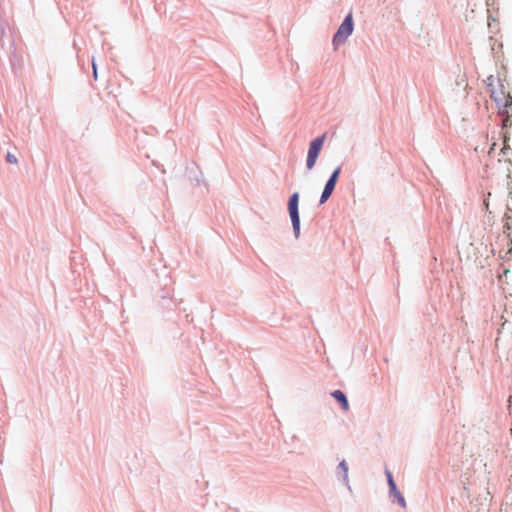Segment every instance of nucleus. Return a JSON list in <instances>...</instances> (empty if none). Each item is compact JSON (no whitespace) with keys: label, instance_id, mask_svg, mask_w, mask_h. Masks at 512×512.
<instances>
[{"label":"nucleus","instance_id":"3","mask_svg":"<svg viewBox=\"0 0 512 512\" xmlns=\"http://www.w3.org/2000/svg\"><path fill=\"white\" fill-rule=\"evenodd\" d=\"M299 193L295 192L291 195L288 202V211L293 225L295 236L298 237L300 233V217L298 212Z\"/></svg>","mask_w":512,"mask_h":512},{"label":"nucleus","instance_id":"4","mask_svg":"<svg viewBox=\"0 0 512 512\" xmlns=\"http://www.w3.org/2000/svg\"><path fill=\"white\" fill-rule=\"evenodd\" d=\"M326 138V133H324L322 136L314 139L309 146L308 150V156H307V168L310 170L315 166V163L317 161V158L320 154V151L323 147L324 141Z\"/></svg>","mask_w":512,"mask_h":512},{"label":"nucleus","instance_id":"19","mask_svg":"<svg viewBox=\"0 0 512 512\" xmlns=\"http://www.w3.org/2000/svg\"><path fill=\"white\" fill-rule=\"evenodd\" d=\"M507 242H508V244L512 243L511 239L509 238V235L507 236Z\"/></svg>","mask_w":512,"mask_h":512},{"label":"nucleus","instance_id":"18","mask_svg":"<svg viewBox=\"0 0 512 512\" xmlns=\"http://www.w3.org/2000/svg\"><path fill=\"white\" fill-rule=\"evenodd\" d=\"M390 492H391V494H393L394 497H396L397 496V492H399V491H398L397 487L395 486L394 489H390Z\"/></svg>","mask_w":512,"mask_h":512},{"label":"nucleus","instance_id":"16","mask_svg":"<svg viewBox=\"0 0 512 512\" xmlns=\"http://www.w3.org/2000/svg\"><path fill=\"white\" fill-rule=\"evenodd\" d=\"M495 146H496V143H493L490 150L488 151V155L490 158H493L495 156Z\"/></svg>","mask_w":512,"mask_h":512},{"label":"nucleus","instance_id":"11","mask_svg":"<svg viewBox=\"0 0 512 512\" xmlns=\"http://www.w3.org/2000/svg\"><path fill=\"white\" fill-rule=\"evenodd\" d=\"M340 172H341V168H340V167H337V168L333 171V173H332V175L330 176V178H329V180H328V181H329V182H333V183H335V184H336V183H337V180H338V177H339V175H340Z\"/></svg>","mask_w":512,"mask_h":512},{"label":"nucleus","instance_id":"2","mask_svg":"<svg viewBox=\"0 0 512 512\" xmlns=\"http://www.w3.org/2000/svg\"><path fill=\"white\" fill-rule=\"evenodd\" d=\"M353 31V20L352 14H348L344 19L342 24L339 26L336 34L333 37V45L337 48L339 45L343 44L347 38L351 35Z\"/></svg>","mask_w":512,"mask_h":512},{"label":"nucleus","instance_id":"14","mask_svg":"<svg viewBox=\"0 0 512 512\" xmlns=\"http://www.w3.org/2000/svg\"><path fill=\"white\" fill-rule=\"evenodd\" d=\"M6 161L10 164H16L17 163V158L14 154L12 153H7L6 155Z\"/></svg>","mask_w":512,"mask_h":512},{"label":"nucleus","instance_id":"10","mask_svg":"<svg viewBox=\"0 0 512 512\" xmlns=\"http://www.w3.org/2000/svg\"><path fill=\"white\" fill-rule=\"evenodd\" d=\"M340 172H341V168H340V167H337V168L333 171V173H332V175L330 176V178H329V180H328V181H329V182H333V183H335V184H336V183H337V180H338V177H339V175H340Z\"/></svg>","mask_w":512,"mask_h":512},{"label":"nucleus","instance_id":"13","mask_svg":"<svg viewBox=\"0 0 512 512\" xmlns=\"http://www.w3.org/2000/svg\"><path fill=\"white\" fill-rule=\"evenodd\" d=\"M339 468L343 471L344 478H347L348 465L344 460L340 462Z\"/></svg>","mask_w":512,"mask_h":512},{"label":"nucleus","instance_id":"7","mask_svg":"<svg viewBox=\"0 0 512 512\" xmlns=\"http://www.w3.org/2000/svg\"><path fill=\"white\" fill-rule=\"evenodd\" d=\"M332 397H334L341 405L344 411L349 410V403L345 396V394L341 390H335L331 393Z\"/></svg>","mask_w":512,"mask_h":512},{"label":"nucleus","instance_id":"17","mask_svg":"<svg viewBox=\"0 0 512 512\" xmlns=\"http://www.w3.org/2000/svg\"><path fill=\"white\" fill-rule=\"evenodd\" d=\"M92 67H93L94 78L97 79V70H96V64L94 61H92Z\"/></svg>","mask_w":512,"mask_h":512},{"label":"nucleus","instance_id":"12","mask_svg":"<svg viewBox=\"0 0 512 512\" xmlns=\"http://www.w3.org/2000/svg\"><path fill=\"white\" fill-rule=\"evenodd\" d=\"M386 475H387V480H388L389 488L390 489H394L396 484L394 482L392 473L390 471H386Z\"/></svg>","mask_w":512,"mask_h":512},{"label":"nucleus","instance_id":"5","mask_svg":"<svg viewBox=\"0 0 512 512\" xmlns=\"http://www.w3.org/2000/svg\"><path fill=\"white\" fill-rule=\"evenodd\" d=\"M502 274L499 275V281L502 285H510L512 282V248L507 251L504 262L501 264Z\"/></svg>","mask_w":512,"mask_h":512},{"label":"nucleus","instance_id":"15","mask_svg":"<svg viewBox=\"0 0 512 512\" xmlns=\"http://www.w3.org/2000/svg\"><path fill=\"white\" fill-rule=\"evenodd\" d=\"M398 501V503L403 507L405 508L406 507V502H405V499L404 497L402 496V494L400 492H397V496L395 497Z\"/></svg>","mask_w":512,"mask_h":512},{"label":"nucleus","instance_id":"6","mask_svg":"<svg viewBox=\"0 0 512 512\" xmlns=\"http://www.w3.org/2000/svg\"><path fill=\"white\" fill-rule=\"evenodd\" d=\"M511 155H512V151H511L509 145L507 144V141L505 138L503 147L501 148V150L499 152L500 157L498 158V161L510 164L511 163V157H510Z\"/></svg>","mask_w":512,"mask_h":512},{"label":"nucleus","instance_id":"1","mask_svg":"<svg viewBox=\"0 0 512 512\" xmlns=\"http://www.w3.org/2000/svg\"><path fill=\"white\" fill-rule=\"evenodd\" d=\"M491 98L496 102L499 113H507V108L512 105V96L510 92L506 90L504 84L498 82L496 85L489 84Z\"/></svg>","mask_w":512,"mask_h":512},{"label":"nucleus","instance_id":"9","mask_svg":"<svg viewBox=\"0 0 512 512\" xmlns=\"http://www.w3.org/2000/svg\"><path fill=\"white\" fill-rule=\"evenodd\" d=\"M502 116H505L503 118V127L504 128H507V127H510L512 125V120H511V117H512V114L509 113V108H507V113H504V114H501Z\"/></svg>","mask_w":512,"mask_h":512},{"label":"nucleus","instance_id":"8","mask_svg":"<svg viewBox=\"0 0 512 512\" xmlns=\"http://www.w3.org/2000/svg\"><path fill=\"white\" fill-rule=\"evenodd\" d=\"M335 186H336L335 183L327 181V183L324 187V190L322 192L321 198H320L321 204H324L330 198Z\"/></svg>","mask_w":512,"mask_h":512}]
</instances>
